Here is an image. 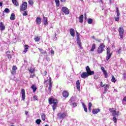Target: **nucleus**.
I'll return each instance as SVG.
<instances>
[{
    "mask_svg": "<svg viewBox=\"0 0 126 126\" xmlns=\"http://www.w3.org/2000/svg\"><path fill=\"white\" fill-rule=\"evenodd\" d=\"M86 70L87 72H84L81 74V77L82 78L85 79L86 77H88L89 75H94V71H91L90 69V67L89 66H87L86 67Z\"/></svg>",
    "mask_w": 126,
    "mask_h": 126,
    "instance_id": "obj_1",
    "label": "nucleus"
},
{
    "mask_svg": "<svg viewBox=\"0 0 126 126\" xmlns=\"http://www.w3.org/2000/svg\"><path fill=\"white\" fill-rule=\"evenodd\" d=\"M48 103L49 105H52V109L53 111H55L57 107H58V104H59V102L58 101V99L55 98H48Z\"/></svg>",
    "mask_w": 126,
    "mask_h": 126,
    "instance_id": "obj_2",
    "label": "nucleus"
},
{
    "mask_svg": "<svg viewBox=\"0 0 126 126\" xmlns=\"http://www.w3.org/2000/svg\"><path fill=\"white\" fill-rule=\"evenodd\" d=\"M49 80H46L44 82V85H47L48 86V84L49 85V88H48V91L49 92L51 93V91H52V78L51 77H49Z\"/></svg>",
    "mask_w": 126,
    "mask_h": 126,
    "instance_id": "obj_3",
    "label": "nucleus"
},
{
    "mask_svg": "<svg viewBox=\"0 0 126 126\" xmlns=\"http://www.w3.org/2000/svg\"><path fill=\"white\" fill-rule=\"evenodd\" d=\"M112 55H113V53H111V49H110V47H108L106 49V61H109V59H111Z\"/></svg>",
    "mask_w": 126,
    "mask_h": 126,
    "instance_id": "obj_4",
    "label": "nucleus"
},
{
    "mask_svg": "<svg viewBox=\"0 0 126 126\" xmlns=\"http://www.w3.org/2000/svg\"><path fill=\"white\" fill-rule=\"evenodd\" d=\"M27 6H28V4H27V2L24 1L20 6V11H25L26 9H27Z\"/></svg>",
    "mask_w": 126,
    "mask_h": 126,
    "instance_id": "obj_5",
    "label": "nucleus"
},
{
    "mask_svg": "<svg viewBox=\"0 0 126 126\" xmlns=\"http://www.w3.org/2000/svg\"><path fill=\"white\" fill-rule=\"evenodd\" d=\"M105 44L101 43L99 45V47L97 48V53L102 54L104 52V49H105Z\"/></svg>",
    "mask_w": 126,
    "mask_h": 126,
    "instance_id": "obj_6",
    "label": "nucleus"
},
{
    "mask_svg": "<svg viewBox=\"0 0 126 126\" xmlns=\"http://www.w3.org/2000/svg\"><path fill=\"white\" fill-rule=\"evenodd\" d=\"M77 34V44L78 45L79 47L81 49V50H82L83 49V47H82L81 45V40H80V37H79V34L78 33V32H76Z\"/></svg>",
    "mask_w": 126,
    "mask_h": 126,
    "instance_id": "obj_7",
    "label": "nucleus"
},
{
    "mask_svg": "<svg viewBox=\"0 0 126 126\" xmlns=\"http://www.w3.org/2000/svg\"><path fill=\"white\" fill-rule=\"evenodd\" d=\"M109 111L112 114V116H119L120 114V111H116L114 108H109Z\"/></svg>",
    "mask_w": 126,
    "mask_h": 126,
    "instance_id": "obj_8",
    "label": "nucleus"
},
{
    "mask_svg": "<svg viewBox=\"0 0 126 126\" xmlns=\"http://www.w3.org/2000/svg\"><path fill=\"white\" fill-rule=\"evenodd\" d=\"M118 32H119V35L121 39H124V33L125 32V30H124V28L123 27H120L119 28Z\"/></svg>",
    "mask_w": 126,
    "mask_h": 126,
    "instance_id": "obj_9",
    "label": "nucleus"
},
{
    "mask_svg": "<svg viewBox=\"0 0 126 126\" xmlns=\"http://www.w3.org/2000/svg\"><path fill=\"white\" fill-rule=\"evenodd\" d=\"M67 115V113L63 112V113H58L57 116L59 119H60L61 120H64V118H65V117H66Z\"/></svg>",
    "mask_w": 126,
    "mask_h": 126,
    "instance_id": "obj_10",
    "label": "nucleus"
},
{
    "mask_svg": "<svg viewBox=\"0 0 126 126\" xmlns=\"http://www.w3.org/2000/svg\"><path fill=\"white\" fill-rule=\"evenodd\" d=\"M62 12H63V13H65V14H69V10H68V8H67L66 7H63L62 8Z\"/></svg>",
    "mask_w": 126,
    "mask_h": 126,
    "instance_id": "obj_11",
    "label": "nucleus"
},
{
    "mask_svg": "<svg viewBox=\"0 0 126 126\" xmlns=\"http://www.w3.org/2000/svg\"><path fill=\"white\" fill-rule=\"evenodd\" d=\"M16 70H17V66L16 65H13L12 68V71H11L12 75H15L16 74Z\"/></svg>",
    "mask_w": 126,
    "mask_h": 126,
    "instance_id": "obj_12",
    "label": "nucleus"
},
{
    "mask_svg": "<svg viewBox=\"0 0 126 126\" xmlns=\"http://www.w3.org/2000/svg\"><path fill=\"white\" fill-rule=\"evenodd\" d=\"M101 70H102L105 77L106 78H108V72L106 70H105V68L104 67L102 66L101 67Z\"/></svg>",
    "mask_w": 126,
    "mask_h": 126,
    "instance_id": "obj_13",
    "label": "nucleus"
},
{
    "mask_svg": "<svg viewBox=\"0 0 126 126\" xmlns=\"http://www.w3.org/2000/svg\"><path fill=\"white\" fill-rule=\"evenodd\" d=\"M5 30V25L3 24V22H0V30L1 31H3V30Z\"/></svg>",
    "mask_w": 126,
    "mask_h": 126,
    "instance_id": "obj_14",
    "label": "nucleus"
},
{
    "mask_svg": "<svg viewBox=\"0 0 126 126\" xmlns=\"http://www.w3.org/2000/svg\"><path fill=\"white\" fill-rule=\"evenodd\" d=\"M6 56L7 57L8 59L10 60L12 59V56L10 54V51H7L6 52Z\"/></svg>",
    "mask_w": 126,
    "mask_h": 126,
    "instance_id": "obj_15",
    "label": "nucleus"
},
{
    "mask_svg": "<svg viewBox=\"0 0 126 126\" xmlns=\"http://www.w3.org/2000/svg\"><path fill=\"white\" fill-rule=\"evenodd\" d=\"M62 94L64 98H67L69 95V93L67 92V91H63Z\"/></svg>",
    "mask_w": 126,
    "mask_h": 126,
    "instance_id": "obj_16",
    "label": "nucleus"
},
{
    "mask_svg": "<svg viewBox=\"0 0 126 126\" xmlns=\"http://www.w3.org/2000/svg\"><path fill=\"white\" fill-rule=\"evenodd\" d=\"M22 98V100L24 101L25 100V90L22 89L21 90Z\"/></svg>",
    "mask_w": 126,
    "mask_h": 126,
    "instance_id": "obj_17",
    "label": "nucleus"
},
{
    "mask_svg": "<svg viewBox=\"0 0 126 126\" xmlns=\"http://www.w3.org/2000/svg\"><path fill=\"white\" fill-rule=\"evenodd\" d=\"M101 110L99 108L94 109L92 110V113L94 114V115H96L98 114V113H100V111Z\"/></svg>",
    "mask_w": 126,
    "mask_h": 126,
    "instance_id": "obj_18",
    "label": "nucleus"
},
{
    "mask_svg": "<svg viewBox=\"0 0 126 126\" xmlns=\"http://www.w3.org/2000/svg\"><path fill=\"white\" fill-rule=\"evenodd\" d=\"M76 88L79 91L80 90V82H79V80H77L76 82Z\"/></svg>",
    "mask_w": 126,
    "mask_h": 126,
    "instance_id": "obj_19",
    "label": "nucleus"
},
{
    "mask_svg": "<svg viewBox=\"0 0 126 126\" xmlns=\"http://www.w3.org/2000/svg\"><path fill=\"white\" fill-rule=\"evenodd\" d=\"M70 34L72 37H74L75 36V32L74 31V29H70Z\"/></svg>",
    "mask_w": 126,
    "mask_h": 126,
    "instance_id": "obj_20",
    "label": "nucleus"
},
{
    "mask_svg": "<svg viewBox=\"0 0 126 126\" xmlns=\"http://www.w3.org/2000/svg\"><path fill=\"white\" fill-rule=\"evenodd\" d=\"M43 21H44V25L45 26L48 25V18L46 17L43 16Z\"/></svg>",
    "mask_w": 126,
    "mask_h": 126,
    "instance_id": "obj_21",
    "label": "nucleus"
},
{
    "mask_svg": "<svg viewBox=\"0 0 126 126\" xmlns=\"http://www.w3.org/2000/svg\"><path fill=\"white\" fill-rule=\"evenodd\" d=\"M12 2L15 6H19V3L16 0H12Z\"/></svg>",
    "mask_w": 126,
    "mask_h": 126,
    "instance_id": "obj_22",
    "label": "nucleus"
},
{
    "mask_svg": "<svg viewBox=\"0 0 126 126\" xmlns=\"http://www.w3.org/2000/svg\"><path fill=\"white\" fill-rule=\"evenodd\" d=\"M36 22L38 25H40V24H41V23L42 22V19L40 17H37L36 19Z\"/></svg>",
    "mask_w": 126,
    "mask_h": 126,
    "instance_id": "obj_23",
    "label": "nucleus"
},
{
    "mask_svg": "<svg viewBox=\"0 0 126 126\" xmlns=\"http://www.w3.org/2000/svg\"><path fill=\"white\" fill-rule=\"evenodd\" d=\"M104 87V92L103 93V94H105V93H107V91L109 90V86H108V84H106L105 85Z\"/></svg>",
    "mask_w": 126,
    "mask_h": 126,
    "instance_id": "obj_24",
    "label": "nucleus"
},
{
    "mask_svg": "<svg viewBox=\"0 0 126 126\" xmlns=\"http://www.w3.org/2000/svg\"><path fill=\"white\" fill-rule=\"evenodd\" d=\"M31 88L33 91V93H35L36 91H37V86L35 85H32L31 86Z\"/></svg>",
    "mask_w": 126,
    "mask_h": 126,
    "instance_id": "obj_25",
    "label": "nucleus"
},
{
    "mask_svg": "<svg viewBox=\"0 0 126 126\" xmlns=\"http://www.w3.org/2000/svg\"><path fill=\"white\" fill-rule=\"evenodd\" d=\"M24 47H25V50L23 51V52L25 53H27V52H28V49H29V46L28 45H25L24 46Z\"/></svg>",
    "mask_w": 126,
    "mask_h": 126,
    "instance_id": "obj_26",
    "label": "nucleus"
},
{
    "mask_svg": "<svg viewBox=\"0 0 126 126\" xmlns=\"http://www.w3.org/2000/svg\"><path fill=\"white\" fill-rule=\"evenodd\" d=\"M40 54H41V55H46V54H47V52L44 51V50L42 48H38Z\"/></svg>",
    "mask_w": 126,
    "mask_h": 126,
    "instance_id": "obj_27",
    "label": "nucleus"
},
{
    "mask_svg": "<svg viewBox=\"0 0 126 126\" xmlns=\"http://www.w3.org/2000/svg\"><path fill=\"white\" fill-rule=\"evenodd\" d=\"M41 39V36H34V40L35 42H39Z\"/></svg>",
    "mask_w": 126,
    "mask_h": 126,
    "instance_id": "obj_28",
    "label": "nucleus"
},
{
    "mask_svg": "<svg viewBox=\"0 0 126 126\" xmlns=\"http://www.w3.org/2000/svg\"><path fill=\"white\" fill-rule=\"evenodd\" d=\"M28 70L31 72V73H34L35 72V68L32 67H30V68L28 69Z\"/></svg>",
    "mask_w": 126,
    "mask_h": 126,
    "instance_id": "obj_29",
    "label": "nucleus"
},
{
    "mask_svg": "<svg viewBox=\"0 0 126 126\" xmlns=\"http://www.w3.org/2000/svg\"><path fill=\"white\" fill-rule=\"evenodd\" d=\"M83 18H84L83 15H81L79 16V22H80V23H82V22H83Z\"/></svg>",
    "mask_w": 126,
    "mask_h": 126,
    "instance_id": "obj_30",
    "label": "nucleus"
},
{
    "mask_svg": "<svg viewBox=\"0 0 126 126\" xmlns=\"http://www.w3.org/2000/svg\"><path fill=\"white\" fill-rule=\"evenodd\" d=\"M95 49H96V44L94 43L92 46V48L91 49V52H94Z\"/></svg>",
    "mask_w": 126,
    "mask_h": 126,
    "instance_id": "obj_31",
    "label": "nucleus"
},
{
    "mask_svg": "<svg viewBox=\"0 0 126 126\" xmlns=\"http://www.w3.org/2000/svg\"><path fill=\"white\" fill-rule=\"evenodd\" d=\"M10 19L11 20H14V19H15V14H14V13H12L11 14L10 17Z\"/></svg>",
    "mask_w": 126,
    "mask_h": 126,
    "instance_id": "obj_32",
    "label": "nucleus"
},
{
    "mask_svg": "<svg viewBox=\"0 0 126 126\" xmlns=\"http://www.w3.org/2000/svg\"><path fill=\"white\" fill-rule=\"evenodd\" d=\"M55 2H56V6L57 7H59V6H60V0H54Z\"/></svg>",
    "mask_w": 126,
    "mask_h": 126,
    "instance_id": "obj_33",
    "label": "nucleus"
},
{
    "mask_svg": "<svg viewBox=\"0 0 126 126\" xmlns=\"http://www.w3.org/2000/svg\"><path fill=\"white\" fill-rule=\"evenodd\" d=\"M92 103L89 102V103L88 109H89V111L90 113H91V108H92Z\"/></svg>",
    "mask_w": 126,
    "mask_h": 126,
    "instance_id": "obj_34",
    "label": "nucleus"
},
{
    "mask_svg": "<svg viewBox=\"0 0 126 126\" xmlns=\"http://www.w3.org/2000/svg\"><path fill=\"white\" fill-rule=\"evenodd\" d=\"M111 81L112 82H114V83H116V82L117 81V80L116 79V78H115L114 75L112 76Z\"/></svg>",
    "mask_w": 126,
    "mask_h": 126,
    "instance_id": "obj_35",
    "label": "nucleus"
},
{
    "mask_svg": "<svg viewBox=\"0 0 126 126\" xmlns=\"http://www.w3.org/2000/svg\"><path fill=\"white\" fill-rule=\"evenodd\" d=\"M41 119L42 121H46V115H45V114L43 113L41 115Z\"/></svg>",
    "mask_w": 126,
    "mask_h": 126,
    "instance_id": "obj_36",
    "label": "nucleus"
},
{
    "mask_svg": "<svg viewBox=\"0 0 126 126\" xmlns=\"http://www.w3.org/2000/svg\"><path fill=\"white\" fill-rule=\"evenodd\" d=\"M93 23V19H92L91 18H89L88 20V24H92Z\"/></svg>",
    "mask_w": 126,
    "mask_h": 126,
    "instance_id": "obj_37",
    "label": "nucleus"
},
{
    "mask_svg": "<svg viewBox=\"0 0 126 126\" xmlns=\"http://www.w3.org/2000/svg\"><path fill=\"white\" fill-rule=\"evenodd\" d=\"M113 121L114 124H117L118 123L116 116H113Z\"/></svg>",
    "mask_w": 126,
    "mask_h": 126,
    "instance_id": "obj_38",
    "label": "nucleus"
},
{
    "mask_svg": "<svg viewBox=\"0 0 126 126\" xmlns=\"http://www.w3.org/2000/svg\"><path fill=\"white\" fill-rule=\"evenodd\" d=\"M116 13H117V16H118V17H119V16H120V10H119V8H118V7H116Z\"/></svg>",
    "mask_w": 126,
    "mask_h": 126,
    "instance_id": "obj_39",
    "label": "nucleus"
},
{
    "mask_svg": "<svg viewBox=\"0 0 126 126\" xmlns=\"http://www.w3.org/2000/svg\"><path fill=\"white\" fill-rule=\"evenodd\" d=\"M29 4L30 5H32L34 4V1L33 0H29Z\"/></svg>",
    "mask_w": 126,
    "mask_h": 126,
    "instance_id": "obj_40",
    "label": "nucleus"
},
{
    "mask_svg": "<svg viewBox=\"0 0 126 126\" xmlns=\"http://www.w3.org/2000/svg\"><path fill=\"white\" fill-rule=\"evenodd\" d=\"M4 11L5 13H9V12H10V10H9V9L7 8H5Z\"/></svg>",
    "mask_w": 126,
    "mask_h": 126,
    "instance_id": "obj_41",
    "label": "nucleus"
},
{
    "mask_svg": "<svg viewBox=\"0 0 126 126\" xmlns=\"http://www.w3.org/2000/svg\"><path fill=\"white\" fill-rule=\"evenodd\" d=\"M23 16H27L28 15V11H25L23 13Z\"/></svg>",
    "mask_w": 126,
    "mask_h": 126,
    "instance_id": "obj_42",
    "label": "nucleus"
},
{
    "mask_svg": "<svg viewBox=\"0 0 126 126\" xmlns=\"http://www.w3.org/2000/svg\"><path fill=\"white\" fill-rule=\"evenodd\" d=\"M41 119H37L36 121H35V123L36 124H37V125H40V124H41Z\"/></svg>",
    "mask_w": 126,
    "mask_h": 126,
    "instance_id": "obj_43",
    "label": "nucleus"
},
{
    "mask_svg": "<svg viewBox=\"0 0 126 126\" xmlns=\"http://www.w3.org/2000/svg\"><path fill=\"white\" fill-rule=\"evenodd\" d=\"M83 108H84V110L85 111V112L86 113L88 112V110H87V107H86V106L85 104H83Z\"/></svg>",
    "mask_w": 126,
    "mask_h": 126,
    "instance_id": "obj_44",
    "label": "nucleus"
},
{
    "mask_svg": "<svg viewBox=\"0 0 126 126\" xmlns=\"http://www.w3.org/2000/svg\"><path fill=\"white\" fill-rule=\"evenodd\" d=\"M48 73V72H47L46 70H44L43 72H42V75L43 76H47V74Z\"/></svg>",
    "mask_w": 126,
    "mask_h": 126,
    "instance_id": "obj_45",
    "label": "nucleus"
},
{
    "mask_svg": "<svg viewBox=\"0 0 126 126\" xmlns=\"http://www.w3.org/2000/svg\"><path fill=\"white\" fill-rule=\"evenodd\" d=\"M121 51H122V47H120L119 50L117 51L118 54H121Z\"/></svg>",
    "mask_w": 126,
    "mask_h": 126,
    "instance_id": "obj_46",
    "label": "nucleus"
},
{
    "mask_svg": "<svg viewBox=\"0 0 126 126\" xmlns=\"http://www.w3.org/2000/svg\"><path fill=\"white\" fill-rule=\"evenodd\" d=\"M35 76H36V74H33L32 75H30L31 78H34V77H35Z\"/></svg>",
    "mask_w": 126,
    "mask_h": 126,
    "instance_id": "obj_47",
    "label": "nucleus"
},
{
    "mask_svg": "<svg viewBox=\"0 0 126 126\" xmlns=\"http://www.w3.org/2000/svg\"><path fill=\"white\" fill-rule=\"evenodd\" d=\"M33 100H34V101H37V100H38V97H37L36 96H33Z\"/></svg>",
    "mask_w": 126,
    "mask_h": 126,
    "instance_id": "obj_48",
    "label": "nucleus"
},
{
    "mask_svg": "<svg viewBox=\"0 0 126 126\" xmlns=\"http://www.w3.org/2000/svg\"><path fill=\"white\" fill-rule=\"evenodd\" d=\"M115 21H119V20H120V18L119 17H116V18H115Z\"/></svg>",
    "mask_w": 126,
    "mask_h": 126,
    "instance_id": "obj_49",
    "label": "nucleus"
},
{
    "mask_svg": "<svg viewBox=\"0 0 126 126\" xmlns=\"http://www.w3.org/2000/svg\"><path fill=\"white\" fill-rule=\"evenodd\" d=\"M122 102H126V96L124 97V98L122 100Z\"/></svg>",
    "mask_w": 126,
    "mask_h": 126,
    "instance_id": "obj_50",
    "label": "nucleus"
},
{
    "mask_svg": "<svg viewBox=\"0 0 126 126\" xmlns=\"http://www.w3.org/2000/svg\"><path fill=\"white\" fill-rule=\"evenodd\" d=\"M55 54V52L54 51V50L52 49L51 50V55H54Z\"/></svg>",
    "mask_w": 126,
    "mask_h": 126,
    "instance_id": "obj_51",
    "label": "nucleus"
},
{
    "mask_svg": "<svg viewBox=\"0 0 126 126\" xmlns=\"http://www.w3.org/2000/svg\"><path fill=\"white\" fill-rule=\"evenodd\" d=\"M100 86H101V87H104V86H105V85H103V82H101Z\"/></svg>",
    "mask_w": 126,
    "mask_h": 126,
    "instance_id": "obj_52",
    "label": "nucleus"
},
{
    "mask_svg": "<svg viewBox=\"0 0 126 126\" xmlns=\"http://www.w3.org/2000/svg\"><path fill=\"white\" fill-rule=\"evenodd\" d=\"M94 79H98V75H94Z\"/></svg>",
    "mask_w": 126,
    "mask_h": 126,
    "instance_id": "obj_53",
    "label": "nucleus"
},
{
    "mask_svg": "<svg viewBox=\"0 0 126 126\" xmlns=\"http://www.w3.org/2000/svg\"><path fill=\"white\" fill-rule=\"evenodd\" d=\"M73 106H74V107H76V106H77V103L74 102L73 103Z\"/></svg>",
    "mask_w": 126,
    "mask_h": 126,
    "instance_id": "obj_54",
    "label": "nucleus"
},
{
    "mask_svg": "<svg viewBox=\"0 0 126 126\" xmlns=\"http://www.w3.org/2000/svg\"><path fill=\"white\" fill-rule=\"evenodd\" d=\"M123 77L126 78V73H123Z\"/></svg>",
    "mask_w": 126,
    "mask_h": 126,
    "instance_id": "obj_55",
    "label": "nucleus"
},
{
    "mask_svg": "<svg viewBox=\"0 0 126 126\" xmlns=\"http://www.w3.org/2000/svg\"><path fill=\"white\" fill-rule=\"evenodd\" d=\"M25 114L26 115V116H28V111H25Z\"/></svg>",
    "mask_w": 126,
    "mask_h": 126,
    "instance_id": "obj_56",
    "label": "nucleus"
},
{
    "mask_svg": "<svg viewBox=\"0 0 126 126\" xmlns=\"http://www.w3.org/2000/svg\"><path fill=\"white\" fill-rule=\"evenodd\" d=\"M60 1H61V2H65V0H60Z\"/></svg>",
    "mask_w": 126,
    "mask_h": 126,
    "instance_id": "obj_57",
    "label": "nucleus"
},
{
    "mask_svg": "<svg viewBox=\"0 0 126 126\" xmlns=\"http://www.w3.org/2000/svg\"><path fill=\"white\" fill-rule=\"evenodd\" d=\"M0 6H2V2H0Z\"/></svg>",
    "mask_w": 126,
    "mask_h": 126,
    "instance_id": "obj_58",
    "label": "nucleus"
},
{
    "mask_svg": "<svg viewBox=\"0 0 126 126\" xmlns=\"http://www.w3.org/2000/svg\"><path fill=\"white\" fill-rule=\"evenodd\" d=\"M54 36H55V37H57V33H55L54 34Z\"/></svg>",
    "mask_w": 126,
    "mask_h": 126,
    "instance_id": "obj_59",
    "label": "nucleus"
},
{
    "mask_svg": "<svg viewBox=\"0 0 126 126\" xmlns=\"http://www.w3.org/2000/svg\"><path fill=\"white\" fill-rule=\"evenodd\" d=\"M101 2H103V0H100Z\"/></svg>",
    "mask_w": 126,
    "mask_h": 126,
    "instance_id": "obj_60",
    "label": "nucleus"
},
{
    "mask_svg": "<svg viewBox=\"0 0 126 126\" xmlns=\"http://www.w3.org/2000/svg\"><path fill=\"white\" fill-rule=\"evenodd\" d=\"M93 39H94V38H95V37L94 36H93Z\"/></svg>",
    "mask_w": 126,
    "mask_h": 126,
    "instance_id": "obj_61",
    "label": "nucleus"
},
{
    "mask_svg": "<svg viewBox=\"0 0 126 126\" xmlns=\"http://www.w3.org/2000/svg\"><path fill=\"white\" fill-rule=\"evenodd\" d=\"M81 1H83V0H80Z\"/></svg>",
    "mask_w": 126,
    "mask_h": 126,
    "instance_id": "obj_62",
    "label": "nucleus"
},
{
    "mask_svg": "<svg viewBox=\"0 0 126 126\" xmlns=\"http://www.w3.org/2000/svg\"><path fill=\"white\" fill-rule=\"evenodd\" d=\"M85 18L86 19V17H85Z\"/></svg>",
    "mask_w": 126,
    "mask_h": 126,
    "instance_id": "obj_63",
    "label": "nucleus"
},
{
    "mask_svg": "<svg viewBox=\"0 0 126 126\" xmlns=\"http://www.w3.org/2000/svg\"><path fill=\"white\" fill-rule=\"evenodd\" d=\"M110 0V2H111V0Z\"/></svg>",
    "mask_w": 126,
    "mask_h": 126,
    "instance_id": "obj_64",
    "label": "nucleus"
}]
</instances>
